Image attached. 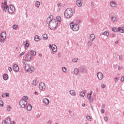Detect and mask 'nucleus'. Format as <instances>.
<instances>
[{
    "label": "nucleus",
    "instance_id": "37",
    "mask_svg": "<svg viewBox=\"0 0 124 124\" xmlns=\"http://www.w3.org/2000/svg\"><path fill=\"white\" fill-rule=\"evenodd\" d=\"M86 119L88 120V121H90V122H92V119H93L91 116L87 115L86 116Z\"/></svg>",
    "mask_w": 124,
    "mask_h": 124
},
{
    "label": "nucleus",
    "instance_id": "60",
    "mask_svg": "<svg viewBox=\"0 0 124 124\" xmlns=\"http://www.w3.org/2000/svg\"><path fill=\"white\" fill-rule=\"evenodd\" d=\"M2 97H5V93H3L1 95Z\"/></svg>",
    "mask_w": 124,
    "mask_h": 124
},
{
    "label": "nucleus",
    "instance_id": "63",
    "mask_svg": "<svg viewBox=\"0 0 124 124\" xmlns=\"http://www.w3.org/2000/svg\"><path fill=\"white\" fill-rule=\"evenodd\" d=\"M116 36V34H113L112 35H111V37H115Z\"/></svg>",
    "mask_w": 124,
    "mask_h": 124
},
{
    "label": "nucleus",
    "instance_id": "8",
    "mask_svg": "<svg viewBox=\"0 0 124 124\" xmlns=\"http://www.w3.org/2000/svg\"><path fill=\"white\" fill-rule=\"evenodd\" d=\"M26 60L27 62H31V55L30 54V53H27L25 54Z\"/></svg>",
    "mask_w": 124,
    "mask_h": 124
},
{
    "label": "nucleus",
    "instance_id": "44",
    "mask_svg": "<svg viewBox=\"0 0 124 124\" xmlns=\"http://www.w3.org/2000/svg\"><path fill=\"white\" fill-rule=\"evenodd\" d=\"M23 55H25V52H24V51L19 54V58L22 57V56H23Z\"/></svg>",
    "mask_w": 124,
    "mask_h": 124
},
{
    "label": "nucleus",
    "instance_id": "2",
    "mask_svg": "<svg viewBox=\"0 0 124 124\" xmlns=\"http://www.w3.org/2000/svg\"><path fill=\"white\" fill-rule=\"evenodd\" d=\"M64 15L65 17L67 19H69L71 18L73 15V10L71 8H68L65 11Z\"/></svg>",
    "mask_w": 124,
    "mask_h": 124
},
{
    "label": "nucleus",
    "instance_id": "16",
    "mask_svg": "<svg viewBox=\"0 0 124 124\" xmlns=\"http://www.w3.org/2000/svg\"><path fill=\"white\" fill-rule=\"evenodd\" d=\"M51 50L54 52V53H56L58 51V48H57V46L56 45H53L52 47H51Z\"/></svg>",
    "mask_w": 124,
    "mask_h": 124
},
{
    "label": "nucleus",
    "instance_id": "31",
    "mask_svg": "<svg viewBox=\"0 0 124 124\" xmlns=\"http://www.w3.org/2000/svg\"><path fill=\"white\" fill-rule=\"evenodd\" d=\"M112 31H115V32H119V28H112Z\"/></svg>",
    "mask_w": 124,
    "mask_h": 124
},
{
    "label": "nucleus",
    "instance_id": "3",
    "mask_svg": "<svg viewBox=\"0 0 124 124\" xmlns=\"http://www.w3.org/2000/svg\"><path fill=\"white\" fill-rule=\"evenodd\" d=\"M70 27L74 31H79V25L78 24H74V22H72L70 23Z\"/></svg>",
    "mask_w": 124,
    "mask_h": 124
},
{
    "label": "nucleus",
    "instance_id": "12",
    "mask_svg": "<svg viewBox=\"0 0 124 124\" xmlns=\"http://www.w3.org/2000/svg\"><path fill=\"white\" fill-rule=\"evenodd\" d=\"M13 70L16 72L19 71V66L17 64H15L13 67Z\"/></svg>",
    "mask_w": 124,
    "mask_h": 124
},
{
    "label": "nucleus",
    "instance_id": "5",
    "mask_svg": "<svg viewBox=\"0 0 124 124\" xmlns=\"http://www.w3.org/2000/svg\"><path fill=\"white\" fill-rule=\"evenodd\" d=\"M27 104H28V102H27V101L20 100L19 101V106L21 107V108H25V107L27 106Z\"/></svg>",
    "mask_w": 124,
    "mask_h": 124
},
{
    "label": "nucleus",
    "instance_id": "11",
    "mask_svg": "<svg viewBox=\"0 0 124 124\" xmlns=\"http://www.w3.org/2000/svg\"><path fill=\"white\" fill-rule=\"evenodd\" d=\"M97 77L99 80H102L103 78V74L102 73L99 72L97 73Z\"/></svg>",
    "mask_w": 124,
    "mask_h": 124
},
{
    "label": "nucleus",
    "instance_id": "49",
    "mask_svg": "<svg viewBox=\"0 0 124 124\" xmlns=\"http://www.w3.org/2000/svg\"><path fill=\"white\" fill-rule=\"evenodd\" d=\"M105 112V110H104V109H102L101 110V113H102V114H104Z\"/></svg>",
    "mask_w": 124,
    "mask_h": 124
},
{
    "label": "nucleus",
    "instance_id": "46",
    "mask_svg": "<svg viewBox=\"0 0 124 124\" xmlns=\"http://www.w3.org/2000/svg\"><path fill=\"white\" fill-rule=\"evenodd\" d=\"M13 29L14 30H15V29H17V25H14L13 26Z\"/></svg>",
    "mask_w": 124,
    "mask_h": 124
},
{
    "label": "nucleus",
    "instance_id": "6",
    "mask_svg": "<svg viewBox=\"0 0 124 124\" xmlns=\"http://www.w3.org/2000/svg\"><path fill=\"white\" fill-rule=\"evenodd\" d=\"M87 68L84 66H80L79 67V72H81L83 74H85V73H87Z\"/></svg>",
    "mask_w": 124,
    "mask_h": 124
},
{
    "label": "nucleus",
    "instance_id": "45",
    "mask_svg": "<svg viewBox=\"0 0 124 124\" xmlns=\"http://www.w3.org/2000/svg\"><path fill=\"white\" fill-rule=\"evenodd\" d=\"M77 61H78V59H73V62H77Z\"/></svg>",
    "mask_w": 124,
    "mask_h": 124
},
{
    "label": "nucleus",
    "instance_id": "10",
    "mask_svg": "<svg viewBox=\"0 0 124 124\" xmlns=\"http://www.w3.org/2000/svg\"><path fill=\"white\" fill-rule=\"evenodd\" d=\"M2 124H11L10 118L8 117L7 119H5V120L2 122Z\"/></svg>",
    "mask_w": 124,
    "mask_h": 124
},
{
    "label": "nucleus",
    "instance_id": "42",
    "mask_svg": "<svg viewBox=\"0 0 124 124\" xmlns=\"http://www.w3.org/2000/svg\"><path fill=\"white\" fill-rule=\"evenodd\" d=\"M62 70L63 72H66V68L65 67H62Z\"/></svg>",
    "mask_w": 124,
    "mask_h": 124
},
{
    "label": "nucleus",
    "instance_id": "55",
    "mask_svg": "<svg viewBox=\"0 0 124 124\" xmlns=\"http://www.w3.org/2000/svg\"><path fill=\"white\" fill-rule=\"evenodd\" d=\"M119 60H120V61L123 60V56H119Z\"/></svg>",
    "mask_w": 124,
    "mask_h": 124
},
{
    "label": "nucleus",
    "instance_id": "17",
    "mask_svg": "<svg viewBox=\"0 0 124 124\" xmlns=\"http://www.w3.org/2000/svg\"><path fill=\"white\" fill-rule=\"evenodd\" d=\"M1 7L4 12H6V11H7V8H8V5H6L3 6H2V5H1Z\"/></svg>",
    "mask_w": 124,
    "mask_h": 124
},
{
    "label": "nucleus",
    "instance_id": "34",
    "mask_svg": "<svg viewBox=\"0 0 124 124\" xmlns=\"http://www.w3.org/2000/svg\"><path fill=\"white\" fill-rule=\"evenodd\" d=\"M32 84L33 86H36V85H37V82H36V80H33L32 82Z\"/></svg>",
    "mask_w": 124,
    "mask_h": 124
},
{
    "label": "nucleus",
    "instance_id": "35",
    "mask_svg": "<svg viewBox=\"0 0 124 124\" xmlns=\"http://www.w3.org/2000/svg\"><path fill=\"white\" fill-rule=\"evenodd\" d=\"M92 45H93V43L90 41H88L87 42V46H88V47H91Z\"/></svg>",
    "mask_w": 124,
    "mask_h": 124
},
{
    "label": "nucleus",
    "instance_id": "9",
    "mask_svg": "<svg viewBox=\"0 0 124 124\" xmlns=\"http://www.w3.org/2000/svg\"><path fill=\"white\" fill-rule=\"evenodd\" d=\"M46 88V86L45 85V83L43 82L40 83V84L39 85V88L40 90H41V91L45 90V89Z\"/></svg>",
    "mask_w": 124,
    "mask_h": 124
},
{
    "label": "nucleus",
    "instance_id": "15",
    "mask_svg": "<svg viewBox=\"0 0 124 124\" xmlns=\"http://www.w3.org/2000/svg\"><path fill=\"white\" fill-rule=\"evenodd\" d=\"M43 103H45L46 105H48V104L49 103V102H50V101L47 98H44L43 99Z\"/></svg>",
    "mask_w": 124,
    "mask_h": 124
},
{
    "label": "nucleus",
    "instance_id": "59",
    "mask_svg": "<svg viewBox=\"0 0 124 124\" xmlns=\"http://www.w3.org/2000/svg\"><path fill=\"white\" fill-rule=\"evenodd\" d=\"M7 111H9H9H10V106H9L8 107V108H7Z\"/></svg>",
    "mask_w": 124,
    "mask_h": 124
},
{
    "label": "nucleus",
    "instance_id": "25",
    "mask_svg": "<svg viewBox=\"0 0 124 124\" xmlns=\"http://www.w3.org/2000/svg\"><path fill=\"white\" fill-rule=\"evenodd\" d=\"M3 79L5 80H6L8 79V75L4 74L3 76Z\"/></svg>",
    "mask_w": 124,
    "mask_h": 124
},
{
    "label": "nucleus",
    "instance_id": "1",
    "mask_svg": "<svg viewBox=\"0 0 124 124\" xmlns=\"http://www.w3.org/2000/svg\"><path fill=\"white\" fill-rule=\"evenodd\" d=\"M46 23L51 30H55L58 26V22L56 19H53V15H50L46 19Z\"/></svg>",
    "mask_w": 124,
    "mask_h": 124
},
{
    "label": "nucleus",
    "instance_id": "52",
    "mask_svg": "<svg viewBox=\"0 0 124 124\" xmlns=\"http://www.w3.org/2000/svg\"><path fill=\"white\" fill-rule=\"evenodd\" d=\"M6 97H8L9 96V93H5Z\"/></svg>",
    "mask_w": 124,
    "mask_h": 124
},
{
    "label": "nucleus",
    "instance_id": "36",
    "mask_svg": "<svg viewBox=\"0 0 124 124\" xmlns=\"http://www.w3.org/2000/svg\"><path fill=\"white\" fill-rule=\"evenodd\" d=\"M56 19L58 22H61V21H62V18H61V16H57L56 17Z\"/></svg>",
    "mask_w": 124,
    "mask_h": 124
},
{
    "label": "nucleus",
    "instance_id": "48",
    "mask_svg": "<svg viewBox=\"0 0 124 124\" xmlns=\"http://www.w3.org/2000/svg\"><path fill=\"white\" fill-rule=\"evenodd\" d=\"M104 120L105 121V122H107V121H108V117H107V116L104 117Z\"/></svg>",
    "mask_w": 124,
    "mask_h": 124
},
{
    "label": "nucleus",
    "instance_id": "39",
    "mask_svg": "<svg viewBox=\"0 0 124 124\" xmlns=\"http://www.w3.org/2000/svg\"><path fill=\"white\" fill-rule=\"evenodd\" d=\"M80 95L81 97H85V93L84 92H81L80 93Z\"/></svg>",
    "mask_w": 124,
    "mask_h": 124
},
{
    "label": "nucleus",
    "instance_id": "57",
    "mask_svg": "<svg viewBox=\"0 0 124 124\" xmlns=\"http://www.w3.org/2000/svg\"><path fill=\"white\" fill-rule=\"evenodd\" d=\"M102 109H105V105H103L102 106Z\"/></svg>",
    "mask_w": 124,
    "mask_h": 124
},
{
    "label": "nucleus",
    "instance_id": "19",
    "mask_svg": "<svg viewBox=\"0 0 124 124\" xmlns=\"http://www.w3.org/2000/svg\"><path fill=\"white\" fill-rule=\"evenodd\" d=\"M76 4L79 7L80 6H82V2H81V0H77L76 1Z\"/></svg>",
    "mask_w": 124,
    "mask_h": 124
},
{
    "label": "nucleus",
    "instance_id": "32",
    "mask_svg": "<svg viewBox=\"0 0 124 124\" xmlns=\"http://www.w3.org/2000/svg\"><path fill=\"white\" fill-rule=\"evenodd\" d=\"M26 44H25V49L26 50V49H27V48H28V47H29V46H30V44H29V43H28V41H26Z\"/></svg>",
    "mask_w": 124,
    "mask_h": 124
},
{
    "label": "nucleus",
    "instance_id": "4",
    "mask_svg": "<svg viewBox=\"0 0 124 124\" xmlns=\"http://www.w3.org/2000/svg\"><path fill=\"white\" fill-rule=\"evenodd\" d=\"M6 39V32H2L0 35V42L4 43V40Z\"/></svg>",
    "mask_w": 124,
    "mask_h": 124
},
{
    "label": "nucleus",
    "instance_id": "40",
    "mask_svg": "<svg viewBox=\"0 0 124 124\" xmlns=\"http://www.w3.org/2000/svg\"><path fill=\"white\" fill-rule=\"evenodd\" d=\"M34 69V68L32 66L31 67V68H30V73H32V72H33V70Z\"/></svg>",
    "mask_w": 124,
    "mask_h": 124
},
{
    "label": "nucleus",
    "instance_id": "30",
    "mask_svg": "<svg viewBox=\"0 0 124 124\" xmlns=\"http://www.w3.org/2000/svg\"><path fill=\"white\" fill-rule=\"evenodd\" d=\"M70 94H71V95H74L75 96L76 95V94L75 93V91H74V90H70Z\"/></svg>",
    "mask_w": 124,
    "mask_h": 124
},
{
    "label": "nucleus",
    "instance_id": "41",
    "mask_svg": "<svg viewBox=\"0 0 124 124\" xmlns=\"http://www.w3.org/2000/svg\"><path fill=\"white\" fill-rule=\"evenodd\" d=\"M0 107H3V101L1 100H0Z\"/></svg>",
    "mask_w": 124,
    "mask_h": 124
},
{
    "label": "nucleus",
    "instance_id": "14",
    "mask_svg": "<svg viewBox=\"0 0 124 124\" xmlns=\"http://www.w3.org/2000/svg\"><path fill=\"white\" fill-rule=\"evenodd\" d=\"M118 32H121V33H124V27H118Z\"/></svg>",
    "mask_w": 124,
    "mask_h": 124
},
{
    "label": "nucleus",
    "instance_id": "53",
    "mask_svg": "<svg viewBox=\"0 0 124 124\" xmlns=\"http://www.w3.org/2000/svg\"><path fill=\"white\" fill-rule=\"evenodd\" d=\"M122 68H123V66H118V69L119 70H121V69H122Z\"/></svg>",
    "mask_w": 124,
    "mask_h": 124
},
{
    "label": "nucleus",
    "instance_id": "18",
    "mask_svg": "<svg viewBox=\"0 0 124 124\" xmlns=\"http://www.w3.org/2000/svg\"><path fill=\"white\" fill-rule=\"evenodd\" d=\"M30 53V55L31 56H35L36 55V51L34 50H31L30 52H28Z\"/></svg>",
    "mask_w": 124,
    "mask_h": 124
},
{
    "label": "nucleus",
    "instance_id": "61",
    "mask_svg": "<svg viewBox=\"0 0 124 124\" xmlns=\"http://www.w3.org/2000/svg\"><path fill=\"white\" fill-rule=\"evenodd\" d=\"M22 62H23V64H25V63H26V60H25V59H23Z\"/></svg>",
    "mask_w": 124,
    "mask_h": 124
},
{
    "label": "nucleus",
    "instance_id": "24",
    "mask_svg": "<svg viewBox=\"0 0 124 124\" xmlns=\"http://www.w3.org/2000/svg\"><path fill=\"white\" fill-rule=\"evenodd\" d=\"M42 37H43L44 40H47V39H48V36H47V34H46V33L43 34Z\"/></svg>",
    "mask_w": 124,
    "mask_h": 124
},
{
    "label": "nucleus",
    "instance_id": "54",
    "mask_svg": "<svg viewBox=\"0 0 124 124\" xmlns=\"http://www.w3.org/2000/svg\"><path fill=\"white\" fill-rule=\"evenodd\" d=\"M106 87L105 84H102V89H104Z\"/></svg>",
    "mask_w": 124,
    "mask_h": 124
},
{
    "label": "nucleus",
    "instance_id": "20",
    "mask_svg": "<svg viewBox=\"0 0 124 124\" xmlns=\"http://www.w3.org/2000/svg\"><path fill=\"white\" fill-rule=\"evenodd\" d=\"M94 34H92L90 36V41H93L94 40Z\"/></svg>",
    "mask_w": 124,
    "mask_h": 124
},
{
    "label": "nucleus",
    "instance_id": "13",
    "mask_svg": "<svg viewBox=\"0 0 124 124\" xmlns=\"http://www.w3.org/2000/svg\"><path fill=\"white\" fill-rule=\"evenodd\" d=\"M30 65L29 64H25L24 66V69L25 70V71H27V72H29V71L30 70Z\"/></svg>",
    "mask_w": 124,
    "mask_h": 124
},
{
    "label": "nucleus",
    "instance_id": "38",
    "mask_svg": "<svg viewBox=\"0 0 124 124\" xmlns=\"http://www.w3.org/2000/svg\"><path fill=\"white\" fill-rule=\"evenodd\" d=\"M35 6L37 7H39V6H40V2L37 1L35 3Z\"/></svg>",
    "mask_w": 124,
    "mask_h": 124
},
{
    "label": "nucleus",
    "instance_id": "27",
    "mask_svg": "<svg viewBox=\"0 0 124 124\" xmlns=\"http://www.w3.org/2000/svg\"><path fill=\"white\" fill-rule=\"evenodd\" d=\"M117 20V16H112L111 17V21L112 22H116Z\"/></svg>",
    "mask_w": 124,
    "mask_h": 124
},
{
    "label": "nucleus",
    "instance_id": "33",
    "mask_svg": "<svg viewBox=\"0 0 124 124\" xmlns=\"http://www.w3.org/2000/svg\"><path fill=\"white\" fill-rule=\"evenodd\" d=\"M28 96H24L22 97V99L21 100L22 101H26V100H27L28 99Z\"/></svg>",
    "mask_w": 124,
    "mask_h": 124
},
{
    "label": "nucleus",
    "instance_id": "21",
    "mask_svg": "<svg viewBox=\"0 0 124 124\" xmlns=\"http://www.w3.org/2000/svg\"><path fill=\"white\" fill-rule=\"evenodd\" d=\"M32 109V106L31 104H29L27 107V111H31Z\"/></svg>",
    "mask_w": 124,
    "mask_h": 124
},
{
    "label": "nucleus",
    "instance_id": "62",
    "mask_svg": "<svg viewBox=\"0 0 124 124\" xmlns=\"http://www.w3.org/2000/svg\"><path fill=\"white\" fill-rule=\"evenodd\" d=\"M53 45H49V48H51V49H52V48Z\"/></svg>",
    "mask_w": 124,
    "mask_h": 124
},
{
    "label": "nucleus",
    "instance_id": "22",
    "mask_svg": "<svg viewBox=\"0 0 124 124\" xmlns=\"http://www.w3.org/2000/svg\"><path fill=\"white\" fill-rule=\"evenodd\" d=\"M74 74H75V75H78V74H79V70L78 69V68H76L74 69Z\"/></svg>",
    "mask_w": 124,
    "mask_h": 124
},
{
    "label": "nucleus",
    "instance_id": "58",
    "mask_svg": "<svg viewBox=\"0 0 124 124\" xmlns=\"http://www.w3.org/2000/svg\"><path fill=\"white\" fill-rule=\"evenodd\" d=\"M90 100L91 102H93V98L92 97V98H90Z\"/></svg>",
    "mask_w": 124,
    "mask_h": 124
},
{
    "label": "nucleus",
    "instance_id": "51",
    "mask_svg": "<svg viewBox=\"0 0 124 124\" xmlns=\"http://www.w3.org/2000/svg\"><path fill=\"white\" fill-rule=\"evenodd\" d=\"M8 69H9V71H10V72H11V71H12V68H11V67H9Z\"/></svg>",
    "mask_w": 124,
    "mask_h": 124
},
{
    "label": "nucleus",
    "instance_id": "56",
    "mask_svg": "<svg viewBox=\"0 0 124 124\" xmlns=\"http://www.w3.org/2000/svg\"><path fill=\"white\" fill-rule=\"evenodd\" d=\"M4 5L5 6H6V5H7V2L6 1H4Z\"/></svg>",
    "mask_w": 124,
    "mask_h": 124
},
{
    "label": "nucleus",
    "instance_id": "28",
    "mask_svg": "<svg viewBox=\"0 0 124 124\" xmlns=\"http://www.w3.org/2000/svg\"><path fill=\"white\" fill-rule=\"evenodd\" d=\"M110 6L111 7H115V6H116V2H115V1H111V2H110Z\"/></svg>",
    "mask_w": 124,
    "mask_h": 124
},
{
    "label": "nucleus",
    "instance_id": "29",
    "mask_svg": "<svg viewBox=\"0 0 124 124\" xmlns=\"http://www.w3.org/2000/svg\"><path fill=\"white\" fill-rule=\"evenodd\" d=\"M93 93L91 92L90 93L87 94V99L90 100L91 99V98L92 97V94Z\"/></svg>",
    "mask_w": 124,
    "mask_h": 124
},
{
    "label": "nucleus",
    "instance_id": "50",
    "mask_svg": "<svg viewBox=\"0 0 124 124\" xmlns=\"http://www.w3.org/2000/svg\"><path fill=\"white\" fill-rule=\"evenodd\" d=\"M121 82H124V77H122L121 78Z\"/></svg>",
    "mask_w": 124,
    "mask_h": 124
},
{
    "label": "nucleus",
    "instance_id": "7",
    "mask_svg": "<svg viewBox=\"0 0 124 124\" xmlns=\"http://www.w3.org/2000/svg\"><path fill=\"white\" fill-rule=\"evenodd\" d=\"M15 11V7L14 6L11 5L8 8V12L9 13H14Z\"/></svg>",
    "mask_w": 124,
    "mask_h": 124
},
{
    "label": "nucleus",
    "instance_id": "64",
    "mask_svg": "<svg viewBox=\"0 0 124 124\" xmlns=\"http://www.w3.org/2000/svg\"><path fill=\"white\" fill-rule=\"evenodd\" d=\"M51 121L50 120H49L47 122V124H51V123H50Z\"/></svg>",
    "mask_w": 124,
    "mask_h": 124
},
{
    "label": "nucleus",
    "instance_id": "23",
    "mask_svg": "<svg viewBox=\"0 0 124 124\" xmlns=\"http://www.w3.org/2000/svg\"><path fill=\"white\" fill-rule=\"evenodd\" d=\"M102 35H106V36H109V32L107 31L102 32Z\"/></svg>",
    "mask_w": 124,
    "mask_h": 124
},
{
    "label": "nucleus",
    "instance_id": "26",
    "mask_svg": "<svg viewBox=\"0 0 124 124\" xmlns=\"http://www.w3.org/2000/svg\"><path fill=\"white\" fill-rule=\"evenodd\" d=\"M34 40L35 41H40V38L39 37V36L38 35H35L34 36Z\"/></svg>",
    "mask_w": 124,
    "mask_h": 124
},
{
    "label": "nucleus",
    "instance_id": "43",
    "mask_svg": "<svg viewBox=\"0 0 124 124\" xmlns=\"http://www.w3.org/2000/svg\"><path fill=\"white\" fill-rule=\"evenodd\" d=\"M57 6L58 7H60V6H62L63 7L64 6L62 5V4H61V3H58L57 4Z\"/></svg>",
    "mask_w": 124,
    "mask_h": 124
},
{
    "label": "nucleus",
    "instance_id": "47",
    "mask_svg": "<svg viewBox=\"0 0 124 124\" xmlns=\"http://www.w3.org/2000/svg\"><path fill=\"white\" fill-rule=\"evenodd\" d=\"M113 67L115 69H117V68H118V65L117 64L113 65Z\"/></svg>",
    "mask_w": 124,
    "mask_h": 124
}]
</instances>
